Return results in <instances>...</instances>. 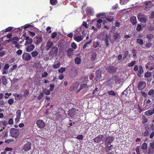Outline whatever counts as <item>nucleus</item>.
Segmentation results:
<instances>
[{
  "mask_svg": "<svg viewBox=\"0 0 154 154\" xmlns=\"http://www.w3.org/2000/svg\"><path fill=\"white\" fill-rule=\"evenodd\" d=\"M10 134L13 137L16 138L19 135V132L17 129L13 128H12L11 130Z\"/></svg>",
  "mask_w": 154,
  "mask_h": 154,
  "instance_id": "f257e3e1",
  "label": "nucleus"
},
{
  "mask_svg": "<svg viewBox=\"0 0 154 154\" xmlns=\"http://www.w3.org/2000/svg\"><path fill=\"white\" fill-rule=\"evenodd\" d=\"M115 137L113 136H108L107 137L105 141V145H109L112 143Z\"/></svg>",
  "mask_w": 154,
  "mask_h": 154,
  "instance_id": "f03ea898",
  "label": "nucleus"
},
{
  "mask_svg": "<svg viewBox=\"0 0 154 154\" xmlns=\"http://www.w3.org/2000/svg\"><path fill=\"white\" fill-rule=\"evenodd\" d=\"M144 5L143 7L144 8V10L146 11L150 10L152 7V2L150 1H147L145 2Z\"/></svg>",
  "mask_w": 154,
  "mask_h": 154,
  "instance_id": "7ed1b4c3",
  "label": "nucleus"
},
{
  "mask_svg": "<svg viewBox=\"0 0 154 154\" xmlns=\"http://www.w3.org/2000/svg\"><path fill=\"white\" fill-rule=\"evenodd\" d=\"M106 69L107 72L111 74H114L116 72L117 68L113 66H110L106 68Z\"/></svg>",
  "mask_w": 154,
  "mask_h": 154,
  "instance_id": "20e7f679",
  "label": "nucleus"
},
{
  "mask_svg": "<svg viewBox=\"0 0 154 154\" xmlns=\"http://www.w3.org/2000/svg\"><path fill=\"white\" fill-rule=\"evenodd\" d=\"M36 124L38 127L40 128H44L45 126V122L41 119L38 120L36 121Z\"/></svg>",
  "mask_w": 154,
  "mask_h": 154,
  "instance_id": "39448f33",
  "label": "nucleus"
},
{
  "mask_svg": "<svg viewBox=\"0 0 154 154\" xmlns=\"http://www.w3.org/2000/svg\"><path fill=\"white\" fill-rule=\"evenodd\" d=\"M138 19L142 23H146L147 21L148 17L146 16L143 15H139L137 16Z\"/></svg>",
  "mask_w": 154,
  "mask_h": 154,
  "instance_id": "423d86ee",
  "label": "nucleus"
},
{
  "mask_svg": "<svg viewBox=\"0 0 154 154\" xmlns=\"http://www.w3.org/2000/svg\"><path fill=\"white\" fill-rule=\"evenodd\" d=\"M22 58L24 60L28 61L31 59V56L29 54L24 52L22 55Z\"/></svg>",
  "mask_w": 154,
  "mask_h": 154,
  "instance_id": "0eeeda50",
  "label": "nucleus"
},
{
  "mask_svg": "<svg viewBox=\"0 0 154 154\" xmlns=\"http://www.w3.org/2000/svg\"><path fill=\"white\" fill-rule=\"evenodd\" d=\"M146 83L145 82H138L137 88L139 90H142L146 87Z\"/></svg>",
  "mask_w": 154,
  "mask_h": 154,
  "instance_id": "6e6552de",
  "label": "nucleus"
},
{
  "mask_svg": "<svg viewBox=\"0 0 154 154\" xmlns=\"http://www.w3.org/2000/svg\"><path fill=\"white\" fill-rule=\"evenodd\" d=\"M25 40H26L24 45L27 46L31 45L33 42V40L31 38H30L29 37L26 36Z\"/></svg>",
  "mask_w": 154,
  "mask_h": 154,
  "instance_id": "1a4fd4ad",
  "label": "nucleus"
},
{
  "mask_svg": "<svg viewBox=\"0 0 154 154\" xmlns=\"http://www.w3.org/2000/svg\"><path fill=\"white\" fill-rule=\"evenodd\" d=\"M21 115V110L18 109L16 112V117L15 119V122L16 123H17L20 121Z\"/></svg>",
  "mask_w": 154,
  "mask_h": 154,
  "instance_id": "9d476101",
  "label": "nucleus"
},
{
  "mask_svg": "<svg viewBox=\"0 0 154 154\" xmlns=\"http://www.w3.org/2000/svg\"><path fill=\"white\" fill-rule=\"evenodd\" d=\"M35 48V45L33 44H31L27 46L26 48V50L27 52H30L33 51Z\"/></svg>",
  "mask_w": 154,
  "mask_h": 154,
  "instance_id": "9b49d317",
  "label": "nucleus"
},
{
  "mask_svg": "<svg viewBox=\"0 0 154 154\" xmlns=\"http://www.w3.org/2000/svg\"><path fill=\"white\" fill-rule=\"evenodd\" d=\"M103 135L102 134L98 135L93 139L95 143H99L102 139Z\"/></svg>",
  "mask_w": 154,
  "mask_h": 154,
  "instance_id": "f8f14e48",
  "label": "nucleus"
},
{
  "mask_svg": "<svg viewBox=\"0 0 154 154\" xmlns=\"http://www.w3.org/2000/svg\"><path fill=\"white\" fill-rule=\"evenodd\" d=\"M144 70L143 67L141 66H139V69L137 72V75L139 77L142 76V74L143 73Z\"/></svg>",
  "mask_w": 154,
  "mask_h": 154,
  "instance_id": "ddd939ff",
  "label": "nucleus"
},
{
  "mask_svg": "<svg viewBox=\"0 0 154 154\" xmlns=\"http://www.w3.org/2000/svg\"><path fill=\"white\" fill-rule=\"evenodd\" d=\"M31 143L30 142L27 143L24 146L23 149L25 151H29L31 149Z\"/></svg>",
  "mask_w": 154,
  "mask_h": 154,
  "instance_id": "4468645a",
  "label": "nucleus"
},
{
  "mask_svg": "<svg viewBox=\"0 0 154 154\" xmlns=\"http://www.w3.org/2000/svg\"><path fill=\"white\" fill-rule=\"evenodd\" d=\"M74 39L77 42H79L82 40L83 38V37L82 35L76 36L74 35L73 37Z\"/></svg>",
  "mask_w": 154,
  "mask_h": 154,
  "instance_id": "2eb2a0df",
  "label": "nucleus"
},
{
  "mask_svg": "<svg viewBox=\"0 0 154 154\" xmlns=\"http://www.w3.org/2000/svg\"><path fill=\"white\" fill-rule=\"evenodd\" d=\"M103 20L101 19L98 20H97V23L96 25V27L97 29H100L101 27V23H102Z\"/></svg>",
  "mask_w": 154,
  "mask_h": 154,
  "instance_id": "dca6fc26",
  "label": "nucleus"
},
{
  "mask_svg": "<svg viewBox=\"0 0 154 154\" xmlns=\"http://www.w3.org/2000/svg\"><path fill=\"white\" fill-rule=\"evenodd\" d=\"M53 45V42L48 41L47 42L46 45V50L47 51L49 50V49L51 48L52 46Z\"/></svg>",
  "mask_w": 154,
  "mask_h": 154,
  "instance_id": "f3484780",
  "label": "nucleus"
},
{
  "mask_svg": "<svg viewBox=\"0 0 154 154\" xmlns=\"http://www.w3.org/2000/svg\"><path fill=\"white\" fill-rule=\"evenodd\" d=\"M75 109L74 108H72L70 109L69 111L68 115L71 116H72L75 114Z\"/></svg>",
  "mask_w": 154,
  "mask_h": 154,
  "instance_id": "a211bd4d",
  "label": "nucleus"
},
{
  "mask_svg": "<svg viewBox=\"0 0 154 154\" xmlns=\"http://www.w3.org/2000/svg\"><path fill=\"white\" fill-rule=\"evenodd\" d=\"M42 38L41 36L36 37L35 38L36 43L37 45L39 44L42 41Z\"/></svg>",
  "mask_w": 154,
  "mask_h": 154,
  "instance_id": "6ab92c4d",
  "label": "nucleus"
},
{
  "mask_svg": "<svg viewBox=\"0 0 154 154\" xmlns=\"http://www.w3.org/2000/svg\"><path fill=\"white\" fill-rule=\"evenodd\" d=\"M130 21L133 25L136 24L137 21L136 17L134 16L130 18Z\"/></svg>",
  "mask_w": 154,
  "mask_h": 154,
  "instance_id": "aec40b11",
  "label": "nucleus"
},
{
  "mask_svg": "<svg viewBox=\"0 0 154 154\" xmlns=\"http://www.w3.org/2000/svg\"><path fill=\"white\" fill-rule=\"evenodd\" d=\"M19 40V39L18 37L17 36H15L12 38V43L13 44H15L17 43Z\"/></svg>",
  "mask_w": 154,
  "mask_h": 154,
  "instance_id": "412c9836",
  "label": "nucleus"
},
{
  "mask_svg": "<svg viewBox=\"0 0 154 154\" xmlns=\"http://www.w3.org/2000/svg\"><path fill=\"white\" fill-rule=\"evenodd\" d=\"M73 51V49L71 48H69L67 50V55L68 57H70L73 54L72 51Z\"/></svg>",
  "mask_w": 154,
  "mask_h": 154,
  "instance_id": "4be33fe9",
  "label": "nucleus"
},
{
  "mask_svg": "<svg viewBox=\"0 0 154 154\" xmlns=\"http://www.w3.org/2000/svg\"><path fill=\"white\" fill-rule=\"evenodd\" d=\"M2 81L3 84L4 85H6L7 84V79L5 78V76H2Z\"/></svg>",
  "mask_w": 154,
  "mask_h": 154,
  "instance_id": "5701e85b",
  "label": "nucleus"
},
{
  "mask_svg": "<svg viewBox=\"0 0 154 154\" xmlns=\"http://www.w3.org/2000/svg\"><path fill=\"white\" fill-rule=\"evenodd\" d=\"M109 36L108 35H106V36L105 38V39L104 41L105 42V43L106 46V47H108L109 45Z\"/></svg>",
  "mask_w": 154,
  "mask_h": 154,
  "instance_id": "b1692460",
  "label": "nucleus"
},
{
  "mask_svg": "<svg viewBox=\"0 0 154 154\" xmlns=\"http://www.w3.org/2000/svg\"><path fill=\"white\" fill-rule=\"evenodd\" d=\"M75 62L77 64H79L81 63V59L78 57H76L75 59Z\"/></svg>",
  "mask_w": 154,
  "mask_h": 154,
  "instance_id": "393cba45",
  "label": "nucleus"
},
{
  "mask_svg": "<svg viewBox=\"0 0 154 154\" xmlns=\"http://www.w3.org/2000/svg\"><path fill=\"white\" fill-rule=\"evenodd\" d=\"M86 12L88 14H89L91 15H92L93 14V12L92 9L90 8H87L86 10Z\"/></svg>",
  "mask_w": 154,
  "mask_h": 154,
  "instance_id": "a878e982",
  "label": "nucleus"
},
{
  "mask_svg": "<svg viewBox=\"0 0 154 154\" xmlns=\"http://www.w3.org/2000/svg\"><path fill=\"white\" fill-rule=\"evenodd\" d=\"M23 92L24 93V94H23V96L25 97H27L29 93V91L26 89Z\"/></svg>",
  "mask_w": 154,
  "mask_h": 154,
  "instance_id": "bb28decb",
  "label": "nucleus"
},
{
  "mask_svg": "<svg viewBox=\"0 0 154 154\" xmlns=\"http://www.w3.org/2000/svg\"><path fill=\"white\" fill-rule=\"evenodd\" d=\"M146 128H145L146 130H145V131L143 133V135L144 136H148L149 134V128H147V129H146Z\"/></svg>",
  "mask_w": 154,
  "mask_h": 154,
  "instance_id": "cd10ccee",
  "label": "nucleus"
},
{
  "mask_svg": "<svg viewBox=\"0 0 154 154\" xmlns=\"http://www.w3.org/2000/svg\"><path fill=\"white\" fill-rule=\"evenodd\" d=\"M148 94L150 96H152V97H154V90L152 89L150 90L148 93Z\"/></svg>",
  "mask_w": 154,
  "mask_h": 154,
  "instance_id": "c85d7f7f",
  "label": "nucleus"
},
{
  "mask_svg": "<svg viewBox=\"0 0 154 154\" xmlns=\"http://www.w3.org/2000/svg\"><path fill=\"white\" fill-rule=\"evenodd\" d=\"M151 72L148 71L146 72L144 74V77L145 78H148L151 76Z\"/></svg>",
  "mask_w": 154,
  "mask_h": 154,
  "instance_id": "c756f323",
  "label": "nucleus"
},
{
  "mask_svg": "<svg viewBox=\"0 0 154 154\" xmlns=\"http://www.w3.org/2000/svg\"><path fill=\"white\" fill-rule=\"evenodd\" d=\"M57 2V0H50V3L53 5H56Z\"/></svg>",
  "mask_w": 154,
  "mask_h": 154,
  "instance_id": "7c9ffc66",
  "label": "nucleus"
},
{
  "mask_svg": "<svg viewBox=\"0 0 154 154\" xmlns=\"http://www.w3.org/2000/svg\"><path fill=\"white\" fill-rule=\"evenodd\" d=\"M141 147L142 149H146L147 147V145L146 143H143L141 145Z\"/></svg>",
  "mask_w": 154,
  "mask_h": 154,
  "instance_id": "2f4dec72",
  "label": "nucleus"
},
{
  "mask_svg": "<svg viewBox=\"0 0 154 154\" xmlns=\"http://www.w3.org/2000/svg\"><path fill=\"white\" fill-rule=\"evenodd\" d=\"M38 52L36 51H34L32 52L31 54L33 57H35L38 56Z\"/></svg>",
  "mask_w": 154,
  "mask_h": 154,
  "instance_id": "473e14b6",
  "label": "nucleus"
},
{
  "mask_svg": "<svg viewBox=\"0 0 154 154\" xmlns=\"http://www.w3.org/2000/svg\"><path fill=\"white\" fill-rule=\"evenodd\" d=\"M107 93L109 95L115 96L116 94V93L114 92L112 90L109 91Z\"/></svg>",
  "mask_w": 154,
  "mask_h": 154,
  "instance_id": "72a5a7b5",
  "label": "nucleus"
},
{
  "mask_svg": "<svg viewBox=\"0 0 154 154\" xmlns=\"http://www.w3.org/2000/svg\"><path fill=\"white\" fill-rule=\"evenodd\" d=\"M136 63L135 61H132L130 63H128L127 65L129 67H132Z\"/></svg>",
  "mask_w": 154,
  "mask_h": 154,
  "instance_id": "f704fd0d",
  "label": "nucleus"
},
{
  "mask_svg": "<svg viewBox=\"0 0 154 154\" xmlns=\"http://www.w3.org/2000/svg\"><path fill=\"white\" fill-rule=\"evenodd\" d=\"M97 55L95 53H92L91 54V59L92 61L94 60L96 58Z\"/></svg>",
  "mask_w": 154,
  "mask_h": 154,
  "instance_id": "c9c22d12",
  "label": "nucleus"
},
{
  "mask_svg": "<svg viewBox=\"0 0 154 154\" xmlns=\"http://www.w3.org/2000/svg\"><path fill=\"white\" fill-rule=\"evenodd\" d=\"M146 37L148 39V40L150 41L154 38V36L152 34H150L147 35H146Z\"/></svg>",
  "mask_w": 154,
  "mask_h": 154,
  "instance_id": "e433bc0d",
  "label": "nucleus"
},
{
  "mask_svg": "<svg viewBox=\"0 0 154 154\" xmlns=\"http://www.w3.org/2000/svg\"><path fill=\"white\" fill-rule=\"evenodd\" d=\"M50 91L47 89H45L43 90L44 93L46 95H49L50 94Z\"/></svg>",
  "mask_w": 154,
  "mask_h": 154,
  "instance_id": "4c0bfd02",
  "label": "nucleus"
},
{
  "mask_svg": "<svg viewBox=\"0 0 154 154\" xmlns=\"http://www.w3.org/2000/svg\"><path fill=\"white\" fill-rule=\"evenodd\" d=\"M60 65V62H58L57 64H54L53 65V67L55 69H57L58 67H59Z\"/></svg>",
  "mask_w": 154,
  "mask_h": 154,
  "instance_id": "58836bf2",
  "label": "nucleus"
},
{
  "mask_svg": "<svg viewBox=\"0 0 154 154\" xmlns=\"http://www.w3.org/2000/svg\"><path fill=\"white\" fill-rule=\"evenodd\" d=\"M105 149L106 152H108L111 149L110 148V147L109 146V145H106L105 147Z\"/></svg>",
  "mask_w": 154,
  "mask_h": 154,
  "instance_id": "ea45409f",
  "label": "nucleus"
},
{
  "mask_svg": "<svg viewBox=\"0 0 154 154\" xmlns=\"http://www.w3.org/2000/svg\"><path fill=\"white\" fill-rule=\"evenodd\" d=\"M87 86L86 84H81L80 86V88H79V90L80 91L83 88H85Z\"/></svg>",
  "mask_w": 154,
  "mask_h": 154,
  "instance_id": "a19ab883",
  "label": "nucleus"
},
{
  "mask_svg": "<svg viewBox=\"0 0 154 154\" xmlns=\"http://www.w3.org/2000/svg\"><path fill=\"white\" fill-rule=\"evenodd\" d=\"M71 47L73 49H75L77 48V46L76 44L74 42L72 43L71 44Z\"/></svg>",
  "mask_w": 154,
  "mask_h": 154,
  "instance_id": "79ce46f5",
  "label": "nucleus"
},
{
  "mask_svg": "<svg viewBox=\"0 0 154 154\" xmlns=\"http://www.w3.org/2000/svg\"><path fill=\"white\" fill-rule=\"evenodd\" d=\"M137 42L141 45H142L143 44V41L142 39L137 38Z\"/></svg>",
  "mask_w": 154,
  "mask_h": 154,
  "instance_id": "37998d69",
  "label": "nucleus"
},
{
  "mask_svg": "<svg viewBox=\"0 0 154 154\" xmlns=\"http://www.w3.org/2000/svg\"><path fill=\"white\" fill-rule=\"evenodd\" d=\"M148 29L150 31H152L154 30V26L150 25L148 27Z\"/></svg>",
  "mask_w": 154,
  "mask_h": 154,
  "instance_id": "c03bdc74",
  "label": "nucleus"
},
{
  "mask_svg": "<svg viewBox=\"0 0 154 154\" xmlns=\"http://www.w3.org/2000/svg\"><path fill=\"white\" fill-rule=\"evenodd\" d=\"M147 122V120L146 118V117L144 116L143 118V120L142 121V123L143 124H145L146 122Z\"/></svg>",
  "mask_w": 154,
  "mask_h": 154,
  "instance_id": "a18cd8bd",
  "label": "nucleus"
},
{
  "mask_svg": "<svg viewBox=\"0 0 154 154\" xmlns=\"http://www.w3.org/2000/svg\"><path fill=\"white\" fill-rule=\"evenodd\" d=\"M43 96L44 94L42 93H40L37 97L38 99L39 100L42 99L43 97Z\"/></svg>",
  "mask_w": 154,
  "mask_h": 154,
  "instance_id": "49530a36",
  "label": "nucleus"
},
{
  "mask_svg": "<svg viewBox=\"0 0 154 154\" xmlns=\"http://www.w3.org/2000/svg\"><path fill=\"white\" fill-rule=\"evenodd\" d=\"M12 27H9L8 28H6L5 30V32H10L12 30Z\"/></svg>",
  "mask_w": 154,
  "mask_h": 154,
  "instance_id": "de8ad7c7",
  "label": "nucleus"
},
{
  "mask_svg": "<svg viewBox=\"0 0 154 154\" xmlns=\"http://www.w3.org/2000/svg\"><path fill=\"white\" fill-rule=\"evenodd\" d=\"M120 82V79L118 77H116L115 78V82L116 84L119 83Z\"/></svg>",
  "mask_w": 154,
  "mask_h": 154,
  "instance_id": "09e8293b",
  "label": "nucleus"
},
{
  "mask_svg": "<svg viewBox=\"0 0 154 154\" xmlns=\"http://www.w3.org/2000/svg\"><path fill=\"white\" fill-rule=\"evenodd\" d=\"M54 84H50V85L49 90L51 91L54 89Z\"/></svg>",
  "mask_w": 154,
  "mask_h": 154,
  "instance_id": "8fccbe9b",
  "label": "nucleus"
},
{
  "mask_svg": "<svg viewBox=\"0 0 154 154\" xmlns=\"http://www.w3.org/2000/svg\"><path fill=\"white\" fill-rule=\"evenodd\" d=\"M17 68V66L16 65H14L12 68L10 69V71H12L15 69H16Z\"/></svg>",
  "mask_w": 154,
  "mask_h": 154,
  "instance_id": "3c124183",
  "label": "nucleus"
},
{
  "mask_svg": "<svg viewBox=\"0 0 154 154\" xmlns=\"http://www.w3.org/2000/svg\"><path fill=\"white\" fill-rule=\"evenodd\" d=\"M119 36V34L118 33H116L114 35H113V38L114 40H116V39H117V38Z\"/></svg>",
  "mask_w": 154,
  "mask_h": 154,
  "instance_id": "603ef678",
  "label": "nucleus"
},
{
  "mask_svg": "<svg viewBox=\"0 0 154 154\" xmlns=\"http://www.w3.org/2000/svg\"><path fill=\"white\" fill-rule=\"evenodd\" d=\"M65 71V68L63 67H61L58 70V72L62 73Z\"/></svg>",
  "mask_w": 154,
  "mask_h": 154,
  "instance_id": "864d4df0",
  "label": "nucleus"
},
{
  "mask_svg": "<svg viewBox=\"0 0 154 154\" xmlns=\"http://www.w3.org/2000/svg\"><path fill=\"white\" fill-rule=\"evenodd\" d=\"M2 123H3V128L4 129L6 127V126L8 125V123L5 121H3Z\"/></svg>",
  "mask_w": 154,
  "mask_h": 154,
  "instance_id": "5fc2aeb1",
  "label": "nucleus"
},
{
  "mask_svg": "<svg viewBox=\"0 0 154 154\" xmlns=\"http://www.w3.org/2000/svg\"><path fill=\"white\" fill-rule=\"evenodd\" d=\"M136 29L138 31H140L141 29V26L140 24H138L137 26Z\"/></svg>",
  "mask_w": 154,
  "mask_h": 154,
  "instance_id": "6e6d98bb",
  "label": "nucleus"
},
{
  "mask_svg": "<svg viewBox=\"0 0 154 154\" xmlns=\"http://www.w3.org/2000/svg\"><path fill=\"white\" fill-rule=\"evenodd\" d=\"M57 33L56 32H54L51 34V37L52 38H54L56 36Z\"/></svg>",
  "mask_w": 154,
  "mask_h": 154,
  "instance_id": "4d7b16f0",
  "label": "nucleus"
},
{
  "mask_svg": "<svg viewBox=\"0 0 154 154\" xmlns=\"http://www.w3.org/2000/svg\"><path fill=\"white\" fill-rule=\"evenodd\" d=\"M76 138L78 140H82L83 139V136L82 135H79L77 136Z\"/></svg>",
  "mask_w": 154,
  "mask_h": 154,
  "instance_id": "13d9d810",
  "label": "nucleus"
},
{
  "mask_svg": "<svg viewBox=\"0 0 154 154\" xmlns=\"http://www.w3.org/2000/svg\"><path fill=\"white\" fill-rule=\"evenodd\" d=\"M8 124L10 125L12 124L13 123V120L12 119L10 118L9 119L8 122Z\"/></svg>",
  "mask_w": 154,
  "mask_h": 154,
  "instance_id": "bf43d9fd",
  "label": "nucleus"
},
{
  "mask_svg": "<svg viewBox=\"0 0 154 154\" xmlns=\"http://www.w3.org/2000/svg\"><path fill=\"white\" fill-rule=\"evenodd\" d=\"M31 25L30 24H26L24 25L21 28H24V29H25L26 28H27L30 26H31Z\"/></svg>",
  "mask_w": 154,
  "mask_h": 154,
  "instance_id": "052dcab7",
  "label": "nucleus"
},
{
  "mask_svg": "<svg viewBox=\"0 0 154 154\" xmlns=\"http://www.w3.org/2000/svg\"><path fill=\"white\" fill-rule=\"evenodd\" d=\"M82 25L84 26L86 28H87L88 27V25L87 24V23L85 22H84L82 23Z\"/></svg>",
  "mask_w": 154,
  "mask_h": 154,
  "instance_id": "680f3d73",
  "label": "nucleus"
},
{
  "mask_svg": "<svg viewBox=\"0 0 154 154\" xmlns=\"http://www.w3.org/2000/svg\"><path fill=\"white\" fill-rule=\"evenodd\" d=\"M8 102L9 104L11 105L14 103V100L12 99H10L8 100Z\"/></svg>",
  "mask_w": 154,
  "mask_h": 154,
  "instance_id": "e2e57ef3",
  "label": "nucleus"
},
{
  "mask_svg": "<svg viewBox=\"0 0 154 154\" xmlns=\"http://www.w3.org/2000/svg\"><path fill=\"white\" fill-rule=\"evenodd\" d=\"M48 74L46 72H45L44 73L42 74V76L43 78L46 77L47 76Z\"/></svg>",
  "mask_w": 154,
  "mask_h": 154,
  "instance_id": "0e129e2a",
  "label": "nucleus"
},
{
  "mask_svg": "<svg viewBox=\"0 0 154 154\" xmlns=\"http://www.w3.org/2000/svg\"><path fill=\"white\" fill-rule=\"evenodd\" d=\"M14 97H16L17 98H21L22 97V96H20L19 94H14Z\"/></svg>",
  "mask_w": 154,
  "mask_h": 154,
  "instance_id": "69168bd1",
  "label": "nucleus"
},
{
  "mask_svg": "<svg viewBox=\"0 0 154 154\" xmlns=\"http://www.w3.org/2000/svg\"><path fill=\"white\" fill-rule=\"evenodd\" d=\"M13 149L10 147H6L5 149V150L6 151H11Z\"/></svg>",
  "mask_w": 154,
  "mask_h": 154,
  "instance_id": "338daca9",
  "label": "nucleus"
},
{
  "mask_svg": "<svg viewBox=\"0 0 154 154\" xmlns=\"http://www.w3.org/2000/svg\"><path fill=\"white\" fill-rule=\"evenodd\" d=\"M150 146L152 149H154V142L150 143Z\"/></svg>",
  "mask_w": 154,
  "mask_h": 154,
  "instance_id": "774afa93",
  "label": "nucleus"
}]
</instances>
